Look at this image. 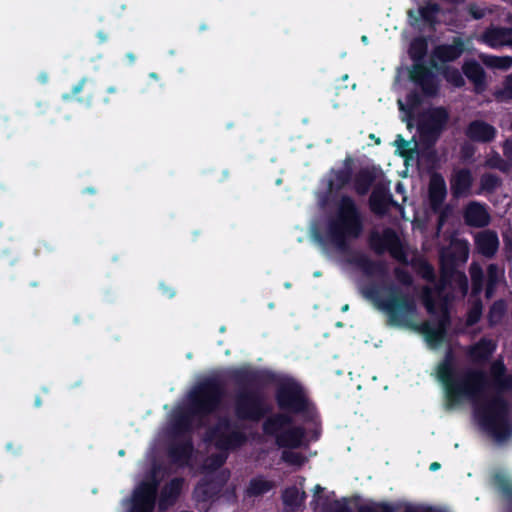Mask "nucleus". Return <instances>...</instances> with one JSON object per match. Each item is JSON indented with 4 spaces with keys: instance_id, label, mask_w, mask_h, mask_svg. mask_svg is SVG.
<instances>
[{
    "instance_id": "nucleus-1",
    "label": "nucleus",
    "mask_w": 512,
    "mask_h": 512,
    "mask_svg": "<svg viewBox=\"0 0 512 512\" xmlns=\"http://www.w3.org/2000/svg\"><path fill=\"white\" fill-rule=\"evenodd\" d=\"M224 411L221 386L214 381H206L189 393L187 407H179L172 415L171 430L175 441L179 440V443L171 447V457L179 465L191 467L197 456L193 454L190 442L184 434L194 423H202L206 417L218 418L217 424L207 433L205 440L219 451L211 454L201 467L202 473L210 478L203 479L196 486L194 497L198 502L213 501L218 496L229 478V472L223 470L214 474V471L226 461L228 450L240 446L245 441V435L239 427L231 425L226 419H221Z\"/></svg>"
},
{
    "instance_id": "nucleus-2",
    "label": "nucleus",
    "mask_w": 512,
    "mask_h": 512,
    "mask_svg": "<svg viewBox=\"0 0 512 512\" xmlns=\"http://www.w3.org/2000/svg\"><path fill=\"white\" fill-rule=\"evenodd\" d=\"M444 387L446 405L453 408L464 401L475 406V416L481 427L497 442L512 433L508 404L504 395H512V376L506 375L501 360L490 368V377L478 370H460L451 352L435 368Z\"/></svg>"
},
{
    "instance_id": "nucleus-3",
    "label": "nucleus",
    "mask_w": 512,
    "mask_h": 512,
    "mask_svg": "<svg viewBox=\"0 0 512 512\" xmlns=\"http://www.w3.org/2000/svg\"><path fill=\"white\" fill-rule=\"evenodd\" d=\"M281 409L300 415L303 427L293 425L292 417L278 414L264 423L265 433L276 438L281 447L298 448L315 441L320 435V421L314 406L306 398L301 386L292 379H284L277 392Z\"/></svg>"
},
{
    "instance_id": "nucleus-4",
    "label": "nucleus",
    "mask_w": 512,
    "mask_h": 512,
    "mask_svg": "<svg viewBox=\"0 0 512 512\" xmlns=\"http://www.w3.org/2000/svg\"><path fill=\"white\" fill-rule=\"evenodd\" d=\"M363 229V215L355 200L349 195H342L327 222V235L331 243L338 250L346 251L349 241L358 239Z\"/></svg>"
},
{
    "instance_id": "nucleus-5",
    "label": "nucleus",
    "mask_w": 512,
    "mask_h": 512,
    "mask_svg": "<svg viewBox=\"0 0 512 512\" xmlns=\"http://www.w3.org/2000/svg\"><path fill=\"white\" fill-rule=\"evenodd\" d=\"M362 294L389 314V320H401L398 314L415 308L413 299L393 283L370 282L362 288Z\"/></svg>"
},
{
    "instance_id": "nucleus-6",
    "label": "nucleus",
    "mask_w": 512,
    "mask_h": 512,
    "mask_svg": "<svg viewBox=\"0 0 512 512\" xmlns=\"http://www.w3.org/2000/svg\"><path fill=\"white\" fill-rule=\"evenodd\" d=\"M428 44L425 38L413 39L409 47V56L413 61L409 70L410 81L420 88L421 93L428 98H435L440 91V81L431 67L425 63Z\"/></svg>"
},
{
    "instance_id": "nucleus-7",
    "label": "nucleus",
    "mask_w": 512,
    "mask_h": 512,
    "mask_svg": "<svg viewBox=\"0 0 512 512\" xmlns=\"http://www.w3.org/2000/svg\"><path fill=\"white\" fill-rule=\"evenodd\" d=\"M440 285L435 288L424 287L422 302L428 313L438 316L436 320H452L450 307L454 300L452 292L446 290L448 271H441Z\"/></svg>"
},
{
    "instance_id": "nucleus-8",
    "label": "nucleus",
    "mask_w": 512,
    "mask_h": 512,
    "mask_svg": "<svg viewBox=\"0 0 512 512\" xmlns=\"http://www.w3.org/2000/svg\"><path fill=\"white\" fill-rule=\"evenodd\" d=\"M449 121V112L443 107L430 109L419 121L417 130L421 142L427 147L434 146L445 130Z\"/></svg>"
},
{
    "instance_id": "nucleus-9",
    "label": "nucleus",
    "mask_w": 512,
    "mask_h": 512,
    "mask_svg": "<svg viewBox=\"0 0 512 512\" xmlns=\"http://www.w3.org/2000/svg\"><path fill=\"white\" fill-rule=\"evenodd\" d=\"M392 327L402 330H410L423 336L428 347L438 348L446 341V322H389Z\"/></svg>"
},
{
    "instance_id": "nucleus-10",
    "label": "nucleus",
    "mask_w": 512,
    "mask_h": 512,
    "mask_svg": "<svg viewBox=\"0 0 512 512\" xmlns=\"http://www.w3.org/2000/svg\"><path fill=\"white\" fill-rule=\"evenodd\" d=\"M368 243L370 248L377 254L382 255L386 250L390 255L400 262L406 261V252L401 240L392 228H386L382 234L373 231L369 235Z\"/></svg>"
},
{
    "instance_id": "nucleus-11",
    "label": "nucleus",
    "mask_w": 512,
    "mask_h": 512,
    "mask_svg": "<svg viewBox=\"0 0 512 512\" xmlns=\"http://www.w3.org/2000/svg\"><path fill=\"white\" fill-rule=\"evenodd\" d=\"M158 483L154 477L139 483L129 501L126 502L127 512H152L155 507Z\"/></svg>"
},
{
    "instance_id": "nucleus-12",
    "label": "nucleus",
    "mask_w": 512,
    "mask_h": 512,
    "mask_svg": "<svg viewBox=\"0 0 512 512\" xmlns=\"http://www.w3.org/2000/svg\"><path fill=\"white\" fill-rule=\"evenodd\" d=\"M465 51V41L461 37H453L450 44H439L432 50L430 65L437 68L435 59L442 63L454 62L459 59Z\"/></svg>"
},
{
    "instance_id": "nucleus-13",
    "label": "nucleus",
    "mask_w": 512,
    "mask_h": 512,
    "mask_svg": "<svg viewBox=\"0 0 512 512\" xmlns=\"http://www.w3.org/2000/svg\"><path fill=\"white\" fill-rule=\"evenodd\" d=\"M265 408L262 399L256 394H241L236 404V415L240 419L258 420Z\"/></svg>"
},
{
    "instance_id": "nucleus-14",
    "label": "nucleus",
    "mask_w": 512,
    "mask_h": 512,
    "mask_svg": "<svg viewBox=\"0 0 512 512\" xmlns=\"http://www.w3.org/2000/svg\"><path fill=\"white\" fill-rule=\"evenodd\" d=\"M464 134L472 142L488 144L495 140L497 129L484 120L475 119L468 123Z\"/></svg>"
},
{
    "instance_id": "nucleus-15",
    "label": "nucleus",
    "mask_w": 512,
    "mask_h": 512,
    "mask_svg": "<svg viewBox=\"0 0 512 512\" xmlns=\"http://www.w3.org/2000/svg\"><path fill=\"white\" fill-rule=\"evenodd\" d=\"M398 206L389 189L382 185L376 186L369 197V207L376 215H384L389 207Z\"/></svg>"
},
{
    "instance_id": "nucleus-16",
    "label": "nucleus",
    "mask_w": 512,
    "mask_h": 512,
    "mask_svg": "<svg viewBox=\"0 0 512 512\" xmlns=\"http://www.w3.org/2000/svg\"><path fill=\"white\" fill-rule=\"evenodd\" d=\"M352 263L367 277H388V266L385 261L372 260L365 254H359L352 259Z\"/></svg>"
},
{
    "instance_id": "nucleus-17",
    "label": "nucleus",
    "mask_w": 512,
    "mask_h": 512,
    "mask_svg": "<svg viewBox=\"0 0 512 512\" xmlns=\"http://www.w3.org/2000/svg\"><path fill=\"white\" fill-rule=\"evenodd\" d=\"M446 197L447 186L444 177L440 173L432 174L428 185V199L433 212L441 210Z\"/></svg>"
},
{
    "instance_id": "nucleus-18",
    "label": "nucleus",
    "mask_w": 512,
    "mask_h": 512,
    "mask_svg": "<svg viewBox=\"0 0 512 512\" xmlns=\"http://www.w3.org/2000/svg\"><path fill=\"white\" fill-rule=\"evenodd\" d=\"M96 83L87 77H83L72 88L70 93L63 95V100L69 101L76 99L77 102L86 106H91L94 100L93 92L95 91Z\"/></svg>"
},
{
    "instance_id": "nucleus-19",
    "label": "nucleus",
    "mask_w": 512,
    "mask_h": 512,
    "mask_svg": "<svg viewBox=\"0 0 512 512\" xmlns=\"http://www.w3.org/2000/svg\"><path fill=\"white\" fill-rule=\"evenodd\" d=\"M473 176L469 169L462 168L456 171L450 179V190L454 198L458 199L470 193Z\"/></svg>"
},
{
    "instance_id": "nucleus-20",
    "label": "nucleus",
    "mask_w": 512,
    "mask_h": 512,
    "mask_svg": "<svg viewBox=\"0 0 512 512\" xmlns=\"http://www.w3.org/2000/svg\"><path fill=\"white\" fill-rule=\"evenodd\" d=\"M463 74L474 85L476 92L480 93L486 88V73L479 62L474 59L467 60L462 65Z\"/></svg>"
},
{
    "instance_id": "nucleus-21",
    "label": "nucleus",
    "mask_w": 512,
    "mask_h": 512,
    "mask_svg": "<svg viewBox=\"0 0 512 512\" xmlns=\"http://www.w3.org/2000/svg\"><path fill=\"white\" fill-rule=\"evenodd\" d=\"M490 215L485 206L478 202H471L464 211V220L467 225L483 228L490 223Z\"/></svg>"
},
{
    "instance_id": "nucleus-22",
    "label": "nucleus",
    "mask_w": 512,
    "mask_h": 512,
    "mask_svg": "<svg viewBox=\"0 0 512 512\" xmlns=\"http://www.w3.org/2000/svg\"><path fill=\"white\" fill-rule=\"evenodd\" d=\"M483 41L491 48L512 46V28L497 27L487 29L483 34Z\"/></svg>"
},
{
    "instance_id": "nucleus-23",
    "label": "nucleus",
    "mask_w": 512,
    "mask_h": 512,
    "mask_svg": "<svg viewBox=\"0 0 512 512\" xmlns=\"http://www.w3.org/2000/svg\"><path fill=\"white\" fill-rule=\"evenodd\" d=\"M377 178V168L375 166L363 167L355 174L353 185L358 195H366Z\"/></svg>"
},
{
    "instance_id": "nucleus-24",
    "label": "nucleus",
    "mask_w": 512,
    "mask_h": 512,
    "mask_svg": "<svg viewBox=\"0 0 512 512\" xmlns=\"http://www.w3.org/2000/svg\"><path fill=\"white\" fill-rule=\"evenodd\" d=\"M478 251L485 257H493L499 248V238L495 231L486 230L475 238Z\"/></svg>"
},
{
    "instance_id": "nucleus-25",
    "label": "nucleus",
    "mask_w": 512,
    "mask_h": 512,
    "mask_svg": "<svg viewBox=\"0 0 512 512\" xmlns=\"http://www.w3.org/2000/svg\"><path fill=\"white\" fill-rule=\"evenodd\" d=\"M182 484L183 481L181 479H174L164 487L159 500V508L161 510L167 509L174 503L181 491Z\"/></svg>"
},
{
    "instance_id": "nucleus-26",
    "label": "nucleus",
    "mask_w": 512,
    "mask_h": 512,
    "mask_svg": "<svg viewBox=\"0 0 512 512\" xmlns=\"http://www.w3.org/2000/svg\"><path fill=\"white\" fill-rule=\"evenodd\" d=\"M495 348L493 341L484 339L470 348L469 355L473 362L481 363L492 355Z\"/></svg>"
},
{
    "instance_id": "nucleus-27",
    "label": "nucleus",
    "mask_w": 512,
    "mask_h": 512,
    "mask_svg": "<svg viewBox=\"0 0 512 512\" xmlns=\"http://www.w3.org/2000/svg\"><path fill=\"white\" fill-rule=\"evenodd\" d=\"M304 479L301 480L300 486L301 488H298L296 486L287 488L283 493V501L285 505L296 508L299 507L305 498V492L302 490Z\"/></svg>"
},
{
    "instance_id": "nucleus-28",
    "label": "nucleus",
    "mask_w": 512,
    "mask_h": 512,
    "mask_svg": "<svg viewBox=\"0 0 512 512\" xmlns=\"http://www.w3.org/2000/svg\"><path fill=\"white\" fill-rule=\"evenodd\" d=\"M440 11V6L437 3H428L421 6L418 10L420 18L428 25L434 27L437 23V15Z\"/></svg>"
},
{
    "instance_id": "nucleus-29",
    "label": "nucleus",
    "mask_w": 512,
    "mask_h": 512,
    "mask_svg": "<svg viewBox=\"0 0 512 512\" xmlns=\"http://www.w3.org/2000/svg\"><path fill=\"white\" fill-rule=\"evenodd\" d=\"M406 105L402 103L401 100H398L399 109L401 111H406L409 116L413 114V111L417 109L423 102L422 96L416 90L410 91L406 95Z\"/></svg>"
},
{
    "instance_id": "nucleus-30",
    "label": "nucleus",
    "mask_w": 512,
    "mask_h": 512,
    "mask_svg": "<svg viewBox=\"0 0 512 512\" xmlns=\"http://www.w3.org/2000/svg\"><path fill=\"white\" fill-rule=\"evenodd\" d=\"M273 487V483L263 477H256L250 481L247 488L249 496H259L268 492Z\"/></svg>"
},
{
    "instance_id": "nucleus-31",
    "label": "nucleus",
    "mask_w": 512,
    "mask_h": 512,
    "mask_svg": "<svg viewBox=\"0 0 512 512\" xmlns=\"http://www.w3.org/2000/svg\"><path fill=\"white\" fill-rule=\"evenodd\" d=\"M485 166L490 169L499 170L502 173H509L512 168V163L504 158L497 152H494L485 161Z\"/></svg>"
},
{
    "instance_id": "nucleus-32",
    "label": "nucleus",
    "mask_w": 512,
    "mask_h": 512,
    "mask_svg": "<svg viewBox=\"0 0 512 512\" xmlns=\"http://www.w3.org/2000/svg\"><path fill=\"white\" fill-rule=\"evenodd\" d=\"M442 75L449 84L456 88H462L465 85V80L462 76V73L455 67H443Z\"/></svg>"
},
{
    "instance_id": "nucleus-33",
    "label": "nucleus",
    "mask_w": 512,
    "mask_h": 512,
    "mask_svg": "<svg viewBox=\"0 0 512 512\" xmlns=\"http://www.w3.org/2000/svg\"><path fill=\"white\" fill-rule=\"evenodd\" d=\"M502 185V179L493 173H485L480 178L481 189L492 193Z\"/></svg>"
},
{
    "instance_id": "nucleus-34",
    "label": "nucleus",
    "mask_w": 512,
    "mask_h": 512,
    "mask_svg": "<svg viewBox=\"0 0 512 512\" xmlns=\"http://www.w3.org/2000/svg\"><path fill=\"white\" fill-rule=\"evenodd\" d=\"M123 91L117 86H109L105 94L101 98V102L105 106H114L121 102Z\"/></svg>"
},
{
    "instance_id": "nucleus-35",
    "label": "nucleus",
    "mask_w": 512,
    "mask_h": 512,
    "mask_svg": "<svg viewBox=\"0 0 512 512\" xmlns=\"http://www.w3.org/2000/svg\"><path fill=\"white\" fill-rule=\"evenodd\" d=\"M352 180V169L350 167L339 169L335 173V187L337 190L343 189Z\"/></svg>"
},
{
    "instance_id": "nucleus-36",
    "label": "nucleus",
    "mask_w": 512,
    "mask_h": 512,
    "mask_svg": "<svg viewBox=\"0 0 512 512\" xmlns=\"http://www.w3.org/2000/svg\"><path fill=\"white\" fill-rule=\"evenodd\" d=\"M282 459L286 463L298 467L302 466L306 461V458L301 453L295 451H284Z\"/></svg>"
},
{
    "instance_id": "nucleus-37",
    "label": "nucleus",
    "mask_w": 512,
    "mask_h": 512,
    "mask_svg": "<svg viewBox=\"0 0 512 512\" xmlns=\"http://www.w3.org/2000/svg\"><path fill=\"white\" fill-rule=\"evenodd\" d=\"M396 279L405 286H410L413 283V278L410 272L404 268L396 267L394 269Z\"/></svg>"
},
{
    "instance_id": "nucleus-38",
    "label": "nucleus",
    "mask_w": 512,
    "mask_h": 512,
    "mask_svg": "<svg viewBox=\"0 0 512 512\" xmlns=\"http://www.w3.org/2000/svg\"><path fill=\"white\" fill-rule=\"evenodd\" d=\"M358 512H391V510L387 505L369 502L360 505Z\"/></svg>"
},
{
    "instance_id": "nucleus-39",
    "label": "nucleus",
    "mask_w": 512,
    "mask_h": 512,
    "mask_svg": "<svg viewBox=\"0 0 512 512\" xmlns=\"http://www.w3.org/2000/svg\"><path fill=\"white\" fill-rule=\"evenodd\" d=\"M498 267L496 264H490L487 268V278H488V287L487 291L490 287L494 286L498 282Z\"/></svg>"
},
{
    "instance_id": "nucleus-40",
    "label": "nucleus",
    "mask_w": 512,
    "mask_h": 512,
    "mask_svg": "<svg viewBox=\"0 0 512 512\" xmlns=\"http://www.w3.org/2000/svg\"><path fill=\"white\" fill-rule=\"evenodd\" d=\"M482 315V304L480 301L475 303L468 312L466 320H481Z\"/></svg>"
},
{
    "instance_id": "nucleus-41",
    "label": "nucleus",
    "mask_w": 512,
    "mask_h": 512,
    "mask_svg": "<svg viewBox=\"0 0 512 512\" xmlns=\"http://www.w3.org/2000/svg\"><path fill=\"white\" fill-rule=\"evenodd\" d=\"M54 247L47 241H39L34 248V255L39 256L44 252H52Z\"/></svg>"
},
{
    "instance_id": "nucleus-42",
    "label": "nucleus",
    "mask_w": 512,
    "mask_h": 512,
    "mask_svg": "<svg viewBox=\"0 0 512 512\" xmlns=\"http://www.w3.org/2000/svg\"><path fill=\"white\" fill-rule=\"evenodd\" d=\"M323 490L324 489L320 485H316L314 488V494L313 499L311 501V505L314 507L315 510L324 504V501L320 496V493L323 492Z\"/></svg>"
},
{
    "instance_id": "nucleus-43",
    "label": "nucleus",
    "mask_w": 512,
    "mask_h": 512,
    "mask_svg": "<svg viewBox=\"0 0 512 512\" xmlns=\"http://www.w3.org/2000/svg\"><path fill=\"white\" fill-rule=\"evenodd\" d=\"M159 289L162 295L165 296L166 298L171 299L176 295L175 288L166 282H161L159 285Z\"/></svg>"
},
{
    "instance_id": "nucleus-44",
    "label": "nucleus",
    "mask_w": 512,
    "mask_h": 512,
    "mask_svg": "<svg viewBox=\"0 0 512 512\" xmlns=\"http://www.w3.org/2000/svg\"><path fill=\"white\" fill-rule=\"evenodd\" d=\"M424 271H418V273L428 281H434L435 273L433 271V267L429 263H424L423 265Z\"/></svg>"
},
{
    "instance_id": "nucleus-45",
    "label": "nucleus",
    "mask_w": 512,
    "mask_h": 512,
    "mask_svg": "<svg viewBox=\"0 0 512 512\" xmlns=\"http://www.w3.org/2000/svg\"><path fill=\"white\" fill-rule=\"evenodd\" d=\"M512 65L511 57H495L494 66L497 68L507 69Z\"/></svg>"
},
{
    "instance_id": "nucleus-46",
    "label": "nucleus",
    "mask_w": 512,
    "mask_h": 512,
    "mask_svg": "<svg viewBox=\"0 0 512 512\" xmlns=\"http://www.w3.org/2000/svg\"><path fill=\"white\" fill-rule=\"evenodd\" d=\"M468 12L475 20L482 19L485 16V11L475 4L469 5Z\"/></svg>"
},
{
    "instance_id": "nucleus-47",
    "label": "nucleus",
    "mask_w": 512,
    "mask_h": 512,
    "mask_svg": "<svg viewBox=\"0 0 512 512\" xmlns=\"http://www.w3.org/2000/svg\"><path fill=\"white\" fill-rule=\"evenodd\" d=\"M326 512H352L345 501L335 502Z\"/></svg>"
},
{
    "instance_id": "nucleus-48",
    "label": "nucleus",
    "mask_w": 512,
    "mask_h": 512,
    "mask_svg": "<svg viewBox=\"0 0 512 512\" xmlns=\"http://www.w3.org/2000/svg\"><path fill=\"white\" fill-rule=\"evenodd\" d=\"M437 213H439L438 220H437V229L441 230L444 226L446 219L448 217V211L447 208L439 210Z\"/></svg>"
},
{
    "instance_id": "nucleus-49",
    "label": "nucleus",
    "mask_w": 512,
    "mask_h": 512,
    "mask_svg": "<svg viewBox=\"0 0 512 512\" xmlns=\"http://www.w3.org/2000/svg\"><path fill=\"white\" fill-rule=\"evenodd\" d=\"M503 154L508 161H512V139H507L503 143Z\"/></svg>"
},
{
    "instance_id": "nucleus-50",
    "label": "nucleus",
    "mask_w": 512,
    "mask_h": 512,
    "mask_svg": "<svg viewBox=\"0 0 512 512\" xmlns=\"http://www.w3.org/2000/svg\"><path fill=\"white\" fill-rule=\"evenodd\" d=\"M504 93L508 98L512 99V74L504 82Z\"/></svg>"
},
{
    "instance_id": "nucleus-51",
    "label": "nucleus",
    "mask_w": 512,
    "mask_h": 512,
    "mask_svg": "<svg viewBox=\"0 0 512 512\" xmlns=\"http://www.w3.org/2000/svg\"><path fill=\"white\" fill-rule=\"evenodd\" d=\"M461 153L464 158H469L474 154V148L471 144H464L461 147Z\"/></svg>"
},
{
    "instance_id": "nucleus-52",
    "label": "nucleus",
    "mask_w": 512,
    "mask_h": 512,
    "mask_svg": "<svg viewBox=\"0 0 512 512\" xmlns=\"http://www.w3.org/2000/svg\"><path fill=\"white\" fill-rule=\"evenodd\" d=\"M405 512H432V510L425 506L408 505Z\"/></svg>"
},
{
    "instance_id": "nucleus-53",
    "label": "nucleus",
    "mask_w": 512,
    "mask_h": 512,
    "mask_svg": "<svg viewBox=\"0 0 512 512\" xmlns=\"http://www.w3.org/2000/svg\"><path fill=\"white\" fill-rule=\"evenodd\" d=\"M396 144L398 149H406L409 146V142L406 141L401 135H398Z\"/></svg>"
},
{
    "instance_id": "nucleus-54",
    "label": "nucleus",
    "mask_w": 512,
    "mask_h": 512,
    "mask_svg": "<svg viewBox=\"0 0 512 512\" xmlns=\"http://www.w3.org/2000/svg\"><path fill=\"white\" fill-rule=\"evenodd\" d=\"M504 309V304L503 302H495L492 306V311H496V310H499V311H503Z\"/></svg>"
},
{
    "instance_id": "nucleus-55",
    "label": "nucleus",
    "mask_w": 512,
    "mask_h": 512,
    "mask_svg": "<svg viewBox=\"0 0 512 512\" xmlns=\"http://www.w3.org/2000/svg\"><path fill=\"white\" fill-rule=\"evenodd\" d=\"M97 37L99 38V41L101 43L105 42L107 40V35L103 31H99L97 33Z\"/></svg>"
},
{
    "instance_id": "nucleus-56",
    "label": "nucleus",
    "mask_w": 512,
    "mask_h": 512,
    "mask_svg": "<svg viewBox=\"0 0 512 512\" xmlns=\"http://www.w3.org/2000/svg\"><path fill=\"white\" fill-rule=\"evenodd\" d=\"M439 467H440V464H439V463H437V462H434V463H432V464L430 465V469H431L432 471H435V470L439 469Z\"/></svg>"
},
{
    "instance_id": "nucleus-57",
    "label": "nucleus",
    "mask_w": 512,
    "mask_h": 512,
    "mask_svg": "<svg viewBox=\"0 0 512 512\" xmlns=\"http://www.w3.org/2000/svg\"><path fill=\"white\" fill-rule=\"evenodd\" d=\"M207 29H208V25H207V24H205V23L201 24V25H200V27H199V30H200V31H205V30H207Z\"/></svg>"
},
{
    "instance_id": "nucleus-58",
    "label": "nucleus",
    "mask_w": 512,
    "mask_h": 512,
    "mask_svg": "<svg viewBox=\"0 0 512 512\" xmlns=\"http://www.w3.org/2000/svg\"><path fill=\"white\" fill-rule=\"evenodd\" d=\"M127 58L129 59L130 62H134L135 60V56L132 53H128Z\"/></svg>"
},
{
    "instance_id": "nucleus-59",
    "label": "nucleus",
    "mask_w": 512,
    "mask_h": 512,
    "mask_svg": "<svg viewBox=\"0 0 512 512\" xmlns=\"http://www.w3.org/2000/svg\"><path fill=\"white\" fill-rule=\"evenodd\" d=\"M85 193H90V194H94L95 193V189L94 188H86L84 190Z\"/></svg>"
},
{
    "instance_id": "nucleus-60",
    "label": "nucleus",
    "mask_w": 512,
    "mask_h": 512,
    "mask_svg": "<svg viewBox=\"0 0 512 512\" xmlns=\"http://www.w3.org/2000/svg\"><path fill=\"white\" fill-rule=\"evenodd\" d=\"M150 77L155 79V80H158V74L155 73V72L150 73Z\"/></svg>"
},
{
    "instance_id": "nucleus-61",
    "label": "nucleus",
    "mask_w": 512,
    "mask_h": 512,
    "mask_svg": "<svg viewBox=\"0 0 512 512\" xmlns=\"http://www.w3.org/2000/svg\"><path fill=\"white\" fill-rule=\"evenodd\" d=\"M402 189V184L401 183H398L397 186H396V190L397 191H400Z\"/></svg>"
},
{
    "instance_id": "nucleus-62",
    "label": "nucleus",
    "mask_w": 512,
    "mask_h": 512,
    "mask_svg": "<svg viewBox=\"0 0 512 512\" xmlns=\"http://www.w3.org/2000/svg\"><path fill=\"white\" fill-rule=\"evenodd\" d=\"M240 373H241V374H247V373H248L247 368H243V369H241Z\"/></svg>"
},
{
    "instance_id": "nucleus-63",
    "label": "nucleus",
    "mask_w": 512,
    "mask_h": 512,
    "mask_svg": "<svg viewBox=\"0 0 512 512\" xmlns=\"http://www.w3.org/2000/svg\"><path fill=\"white\" fill-rule=\"evenodd\" d=\"M362 41L366 42L367 41V36H362Z\"/></svg>"
},
{
    "instance_id": "nucleus-64",
    "label": "nucleus",
    "mask_w": 512,
    "mask_h": 512,
    "mask_svg": "<svg viewBox=\"0 0 512 512\" xmlns=\"http://www.w3.org/2000/svg\"><path fill=\"white\" fill-rule=\"evenodd\" d=\"M119 455L123 456V455H124V451H123V450H120V451H119Z\"/></svg>"
}]
</instances>
